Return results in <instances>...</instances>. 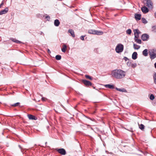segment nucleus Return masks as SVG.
I'll return each instance as SVG.
<instances>
[{"label":"nucleus","instance_id":"nucleus-40","mask_svg":"<svg viewBox=\"0 0 156 156\" xmlns=\"http://www.w3.org/2000/svg\"><path fill=\"white\" fill-rule=\"evenodd\" d=\"M155 17H156V12H155Z\"/></svg>","mask_w":156,"mask_h":156},{"label":"nucleus","instance_id":"nucleus-11","mask_svg":"<svg viewBox=\"0 0 156 156\" xmlns=\"http://www.w3.org/2000/svg\"><path fill=\"white\" fill-rule=\"evenodd\" d=\"M141 10L143 13H145L148 12V9L146 6H144L141 8Z\"/></svg>","mask_w":156,"mask_h":156},{"label":"nucleus","instance_id":"nucleus-19","mask_svg":"<svg viewBox=\"0 0 156 156\" xmlns=\"http://www.w3.org/2000/svg\"><path fill=\"white\" fill-rule=\"evenodd\" d=\"M116 89L118 90V91H119L121 92H126L127 91L124 88L122 89H120V88H116Z\"/></svg>","mask_w":156,"mask_h":156},{"label":"nucleus","instance_id":"nucleus-10","mask_svg":"<svg viewBox=\"0 0 156 156\" xmlns=\"http://www.w3.org/2000/svg\"><path fill=\"white\" fill-rule=\"evenodd\" d=\"M135 37H138L139 34L140 33L138 29H136L133 30Z\"/></svg>","mask_w":156,"mask_h":156},{"label":"nucleus","instance_id":"nucleus-1","mask_svg":"<svg viewBox=\"0 0 156 156\" xmlns=\"http://www.w3.org/2000/svg\"><path fill=\"white\" fill-rule=\"evenodd\" d=\"M126 75V72L120 69H115L111 73L112 76L117 79L123 78L125 77Z\"/></svg>","mask_w":156,"mask_h":156},{"label":"nucleus","instance_id":"nucleus-42","mask_svg":"<svg viewBox=\"0 0 156 156\" xmlns=\"http://www.w3.org/2000/svg\"><path fill=\"white\" fill-rule=\"evenodd\" d=\"M42 100H43V98H42Z\"/></svg>","mask_w":156,"mask_h":156},{"label":"nucleus","instance_id":"nucleus-2","mask_svg":"<svg viewBox=\"0 0 156 156\" xmlns=\"http://www.w3.org/2000/svg\"><path fill=\"white\" fill-rule=\"evenodd\" d=\"M124 46L122 44H118L115 48V51L117 53H119L122 52L123 50Z\"/></svg>","mask_w":156,"mask_h":156},{"label":"nucleus","instance_id":"nucleus-34","mask_svg":"<svg viewBox=\"0 0 156 156\" xmlns=\"http://www.w3.org/2000/svg\"><path fill=\"white\" fill-rule=\"evenodd\" d=\"M12 41L14 42H16L17 43H20V41H19L17 40H14V39H13V40Z\"/></svg>","mask_w":156,"mask_h":156},{"label":"nucleus","instance_id":"nucleus-15","mask_svg":"<svg viewBox=\"0 0 156 156\" xmlns=\"http://www.w3.org/2000/svg\"><path fill=\"white\" fill-rule=\"evenodd\" d=\"M137 53L136 52H134L132 55V58L133 59L135 60L137 58Z\"/></svg>","mask_w":156,"mask_h":156},{"label":"nucleus","instance_id":"nucleus-6","mask_svg":"<svg viewBox=\"0 0 156 156\" xmlns=\"http://www.w3.org/2000/svg\"><path fill=\"white\" fill-rule=\"evenodd\" d=\"M58 152L62 155H64L66 154V151L63 148L59 149L57 150Z\"/></svg>","mask_w":156,"mask_h":156},{"label":"nucleus","instance_id":"nucleus-12","mask_svg":"<svg viewBox=\"0 0 156 156\" xmlns=\"http://www.w3.org/2000/svg\"><path fill=\"white\" fill-rule=\"evenodd\" d=\"M141 15L140 14H136L135 15V17L136 20H140L141 19Z\"/></svg>","mask_w":156,"mask_h":156},{"label":"nucleus","instance_id":"nucleus-31","mask_svg":"<svg viewBox=\"0 0 156 156\" xmlns=\"http://www.w3.org/2000/svg\"><path fill=\"white\" fill-rule=\"evenodd\" d=\"M85 76L87 78L89 79L90 80H92V78L91 77H90V76H89V75H86Z\"/></svg>","mask_w":156,"mask_h":156},{"label":"nucleus","instance_id":"nucleus-27","mask_svg":"<svg viewBox=\"0 0 156 156\" xmlns=\"http://www.w3.org/2000/svg\"><path fill=\"white\" fill-rule=\"evenodd\" d=\"M154 82V83L156 84V73H155L153 76Z\"/></svg>","mask_w":156,"mask_h":156},{"label":"nucleus","instance_id":"nucleus-30","mask_svg":"<svg viewBox=\"0 0 156 156\" xmlns=\"http://www.w3.org/2000/svg\"><path fill=\"white\" fill-rule=\"evenodd\" d=\"M126 33L127 34H130L131 33V30L130 29H129L126 31Z\"/></svg>","mask_w":156,"mask_h":156},{"label":"nucleus","instance_id":"nucleus-28","mask_svg":"<svg viewBox=\"0 0 156 156\" xmlns=\"http://www.w3.org/2000/svg\"><path fill=\"white\" fill-rule=\"evenodd\" d=\"M141 20H142V22H143V23H144V24H146V23H147V20H146L145 18H142V19Z\"/></svg>","mask_w":156,"mask_h":156},{"label":"nucleus","instance_id":"nucleus-39","mask_svg":"<svg viewBox=\"0 0 156 156\" xmlns=\"http://www.w3.org/2000/svg\"><path fill=\"white\" fill-rule=\"evenodd\" d=\"M19 147L20 149H21V146H20V145H19Z\"/></svg>","mask_w":156,"mask_h":156},{"label":"nucleus","instance_id":"nucleus-21","mask_svg":"<svg viewBox=\"0 0 156 156\" xmlns=\"http://www.w3.org/2000/svg\"><path fill=\"white\" fill-rule=\"evenodd\" d=\"M67 48L66 45L64 44L63 46V48L62 49V51L63 52H65L66 51V49Z\"/></svg>","mask_w":156,"mask_h":156},{"label":"nucleus","instance_id":"nucleus-41","mask_svg":"<svg viewBox=\"0 0 156 156\" xmlns=\"http://www.w3.org/2000/svg\"><path fill=\"white\" fill-rule=\"evenodd\" d=\"M48 18V16H47L46 17V18Z\"/></svg>","mask_w":156,"mask_h":156},{"label":"nucleus","instance_id":"nucleus-20","mask_svg":"<svg viewBox=\"0 0 156 156\" xmlns=\"http://www.w3.org/2000/svg\"><path fill=\"white\" fill-rule=\"evenodd\" d=\"M134 39L135 41L138 43L140 44L141 43V41L140 39H138V37H135Z\"/></svg>","mask_w":156,"mask_h":156},{"label":"nucleus","instance_id":"nucleus-32","mask_svg":"<svg viewBox=\"0 0 156 156\" xmlns=\"http://www.w3.org/2000/svg\"><path fill=\"white\" fill-rule=\"evenodd\" d=\"M132 64V62L131 61H128L127 63V65L129 66H131Z\"/></svg>","mask_w":156,"mask_h":156},{"label":"nucleus","instance_id":"nucleus-38","mask_svg":"<svg viewBox=\"0 0 156 156\" xmlns=\"http://www.w3.org/2000/svg\"><path fill=\"white\" fill-rule=\"evenodd\" d=\"M48 53H49V52L50 53V50L49 49L48 50Z\"/></svg>","mask_w":156,"mask_h":156},{"label":"nucleus","instance_id":"nucleus-33","mask_svg":"<svg viewBox=\"0 0 156 156\" xmlns=\"http://www.w3.org/2000/svg\"><path fill=\"white\" fill-rule=\"evenodd\" d=\"M150 98L151 100H153L154 98V95L153 94H151L150 96Z\"/></svg>","mask_w":156,"mask_h":156},{"label":"nucleus","instance_id":"nucleus-13","mask_svg":"<svg viewBox=\"0 0 156 156\" xmlns=\"http://www.w3.org/2000/svg\"><path fill=\"white\" fill-rule=\"evenodd\" d=\"M28 116L29 119H34L36 120L37 119V117H35V116L31 115H28Z\"/></svg>","mask_w":156,"mask_h":156},{"label":"nucleus","instance_id":"nucleus-5","mask_svg":"<svg viewBox=\"0 0 156 156\" xmlns=\"http://www.w3.org/2000/svg\"><path fill=\"white\" fill-rule=\"evenodd\" d=\"M146 2V5L150 9H152L153 8V4L151 0H145Z\"/></svg>","mask_w":156,"mask_h":156},{"label":"nucleus","instance_id":"nucleus-9","mask_svg":"<svg viewBox=\"0 0 156 156\" xmlns=\"http://www.w3.org/2000/svg\"><path fill=\"white\" fill-rule=\"evenodd\" d=\"M9 10L8 8L6 7L4 9L0 11V15H2L6 14L7 12Z\"/></svg>","mask_w":156,"mask_h":156},{"label":"nucleus","instance_id":"nucleus-8","mask_svg":"<svg viewBox=\"0 0 156 156\" xmlns=\"http://www.w3.org/2000/svg\"><path fill=\"white\" fill-rule=\"evenodd\" d=\"M149 36L146 34H144L142 35L141 39L143 41H146L149 38Z\"/></svg>","mask_w":156,"mask_h":156},{"label":"nucleus","instance_id":"nucleus-24","mask_svg":"<svg viewBox=\"0 0 156 156\" xmlns=\"http://www.w3.org/2000/svg\"><path fill=\"white\" fill-rule=\"evenodd\" d=\"M151 30L152 31L156 32V25L153 26L152 27Z\"/></svg>","mask_w":156,"mask_h":156},{"label":"nucleus","instance_id":"nucleus-7","mask_svg":"<svg viewBox=\"0 0 156 156\" xmlns=\"http://www.w3.org/2000/svg\"><path fill=\"white\" fill-rule=\"evenodd\" d=\"M82 82L86 86H90L92 85L90 81L86 80H83Z\"/></svg>","mask_w":156,"mask_h":156},{"label":"nucleus","instance_id":"nucleus-4","mask_svg":"<svg viewBox=\"0 0 156 156\" xmlns=\"http://www.w3.org/2000/svg\"><path fill=\"white\" fill-rule=\"evenodd\" d=\"M149 55L151 59L154 58L156 57V50L154 49L151 50L149 52Z\"/></svg>","mask_w":156,"mask_h":156},{"label":"nucleus","instance_id":"nucleus-14","mask_svg":"<svg viewBox=\"0 0 156 156\" xmlns=\"http://www.w3.org/2000/svg\"><path fill=\"white\" fill-rule=\"evenodd\" d=\"M54 24L55 26L58 27L60 24V22L58 20L56 19L54 21Z\"/></svg>","mask_w":156,"mask_h":156},{"label":"nucleus","instance_id":"nucleus-23","mask_svg":"<svg viewBox=\"0 0 156 156\" xmlns=\"http://www.w3.org/2000/svg\"><path fill=\"white\" fill-rule=\"evenodd\" d=\"M133 46H134V48L135 49H138L140 48V47L139 46H138V45H136V44H133Z\"/></svg>","mask_w":156,"mask_h":156},{"label":"nucleus","instance_id":"nucleus-18","mask_svg":"<svg viewBox=\"0 0 156 156\" xmlns=\"http://www.w3.org/2000/svg\"><path fill=\"white\" fill-rule=\"evenodd\" d=\"M105 87L109 89H113L114 87L113 85L110 84H106L105 85Z\"/></svg>","mask_w":156,"mask_h":156},{"label":"nucleus","instance_id":"nucleus-25","mask_svg":"<svg viewBox=\"0 0 156 156\" xmlns=\"http://www.w3.org/2000/svg\"><path fill=\"white\" fill-rule=\"evenodd\" d=\"M55 58L57 60H60L61 58V56L60 55H57L55 56Z\"/></svg>","mask_w":156,"mask_h":156},{"label":"nucleus","instance_id":"nucleus-29","mask_svg":"<svg viewBox=\"0 0 156 156\" xmlns=\"http://www.w3.org/2000/svg\"><path fill=\"white\" fill-rule=\"evenodd\" d=\"M20 103L19 102H17L16 103H15L14 104L11 105L13 107H16L18 105H19L20 104Z\"/></svg>","mask_w":156,"mask_h":156},{"label":"nucleus","instance_id":"nucleus-17","mask_svg":"<svg viewBox=\"0 0 156 156\" xmlns=\"http://www.w3.org/2000/svg\"><path fill=\"white\" fill-rule=\"evenodd\" d=\"M68 31H69V33L71 34V36L73 37H75V35L74 34V31L73 30H72V29H69V30Z\"/></svg>","mask_w":156,"mask_h":156},{"label":"nucleus","instance_id":"nucleus-36","mask_svg":"<svg viewBox=\"0 0 156 156\" xmlns=\"http://www.w3.org/2000/svg\"><path fill=\"white\" fill-rule=\"evenodd\" d=\"M3 5V2H2V3L0 5V8L1 7V6L2 5Z\"/></svg>","mask_w":156,"mask_h":156},{"label":"nucleus","instance_id":"nucleus-37","mask_svg":"<svg viewBox=\"0 0 156 156\" xmlns=\"http://www.w3.org/2000/svg\"><path fill=\"white\" fill-rule=\"evenodd\" d=\"M154 67L156 69V62L154 64Z\"/></svg>","mask_w":156,"mask_h":156},{"label":"nucleus","instance_id":"nucleus-22","mask_svg":"<svg viewBox=\"0 0 156 156\" xmlns=\"http://www.w3.org/2000/svg\"><path fill=\"white\" fill-rule=\"evenodd\" d=\"M139 128L142 130H143L144 128V126L142 124H139Z\"/></svg>","mask_w":156,"mask_h":156},{"label":"nucleus","instance_id":"nucleus-26","mask_svg":"<svg viewBox=\"0 0 156 156\" xmlns=\"http://www.w3.org/2000/svg\"><path fill=\"white\" fill-rule=\"evenodd\" d=\"M136 66V64L135 63H132L131 66L132 68H135Z\"/></svg>","mask_w":156,"mask_h":156},{"label":"nucleus","instance_id":"nucleus-35","mask_svg":"<svg viewBox=\"0 0 156 156\" xmlns=\"http://www.w3.org/2000/svg\"><path fill=\"white\" fill-rule=\"evenodd\" d=\"M85 36H82L80 37V39L82 40H83L84 39V37Z\"/></svg>","mask_w":156,"mask_h":156},{"label":"nucleus","instance_id":"nucleus-3","mask_svg":"<svg viewBox=\"0 0 156 156\" xmlns=\"http://www.w3.org/2000/svg\"><path fill=\"white\" fill-rule=\"evenodd\" d=\"M88 33L90 34H97L98 35H102L103 33L101 31H98L93 30H88Z\"/></svg>","mask_w":156,"mask_h":156},{"label":"nucleus","instance_id":"nucleus-16","mask_svg":"<svg viewBox=\"0 0 156 156\" xmlns=\"http://www.w3.org/2000/svg\"><path fill=\"white\" fill-rule=\"evenodd\" d=\"M148 50L147 49L144 50L143 51V55L145 56H146L148 55Z\"/></svg>","mask_w":156,"mask_h":156}]
</instances>
